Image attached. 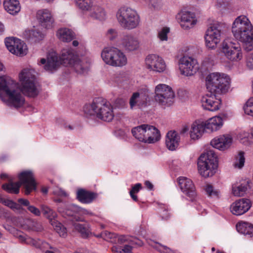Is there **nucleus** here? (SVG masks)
Returning a JSON list of instances; mask_svg holds the SVG:
<instances>
[{"label":"nucleus","instance_id":"69168bd1","mask_svg":"<svg viewBox=\"0 0 253 253\" xmlns=\"http://www.w3.org/2000/svg\"><path fill=\"white\" fill-rule=\"evenodd\" d=\"M0 178L1 179H5L8 178V175L5 173H1L0 174Z\"/></svg>","mask_w":253,"mask_h":253},{"label":"nucleus","instance_id":"6e6552de","mask_svg":"<svg viewBox=\"0 0 253 253\" xmlns=\"http://www.w3.org/2000/svg\"><path fill=\"white\" fill-rule=\"evenodd\" d=\"M117 18L120 26L126 30H132L137 28L140 19L137 12L129 7H122L117 13Z\"/></svg>","mask_w":253,"mask_h":253},{"label":"nucleus","instance_id":"2f4dec72","mask_svg":"<svg viewBox=\"0 0 253 253\" xmlns=\"http://www.w3.org/2000/svg\"><path fill=\"white\" fill-rule=\"evenodd\" d=\"M236 228L237 231L242 234L248 235L251 237L253 236V225L250 223L239 222L236 225Z\"/></svg>","mask_w":253,"mask_h":253},{"label":"nucleus","instance_id":"a18cd8bd","mask_svg":"<svg viewBox=\"0 0 253 253\" xmlns=\"http://www.w3.org/2000/svg\"><path fill=\"white\" fill-rule=\"evenodd\" d=\"M51 224L54 226V229L61 237H64L66 236V229L59 222L53 221Z\"/></svg>","mask_w":253,"mask_h":253},{"label":"nucleus","instance_id":"e2e57ef3","mask_svg":"<svg viewBox=\"0 0 253 253\" xmlns=\"http://www.w3.org/2000/svg\"><path fill=\"white\" fill-rule=\"evenodd\" d=\"M58 194L60 196H62L64 197H66L67 196V193L61 189L59 190Z\"/></svg>","mask_w":253,"mask_h":253},{"label":"nucleus","instance_id":"6e6d98bb","mask_svg":"<svg viewBox=\"0 0 253 253\" xmlns=\"http://www.w3.org/2000/svg\"><path fill=\"white\" fill-rule=\"evenodd\" d=\"M78 213L81 215H89L91 216L94 215V214L89 211L86 209L81 208L80 207Z\"/></svg>","mask_w":253,"mask_h":253},{"label":"nucleus","instance_id":"7ed1b4c3","mask_svg":"<svg viewBox=\"0 0 253 253\" xmlns=\"http://www.w3.org/2000/svg\"><path fill=\"white\" fill-rule=\"evenodd\" d=\"M232 32L234 38L245 44V49H253V26L249 19L244 15L237 17L232 24Z\"/></svg>","mask_w":253,"mask_h":253},{"label":"nucleus","instance_id":"6ab92c4d","mask_svg":"<svg viewBox=\"0 0 253 253\" xmlns=\"http://www.w3.org/2000/svg\"><path fill=\"white\" fill-rule=\"evenodd\" d=\"M251 207L250 200L239 199L234 202L230 206V211L234 215H240L249 211Z\"/></svg>","mask_w":253,"mask_h":253},{"label":"nucleus","instance_id":"412c9836","mask_svg":"<svg viewBox=\"0 0 253 253\" xmlns=\"http://www.w3.org/2000/svg\"><path fill=\"white\" fill-rule=\"evenodd\" d=\"M37 17L42 26L46 28H52L54 20L50 12L47 9H42L37 12Z\"/></svg>","mask_w":253,"mask_h":253},{"label":"nucleus","instance_id":"7c9ffc66","mask_svg":"<svg viewBox=\"0 0 253 253\" xmlns=\"http://www.w3.org/2000/svg\"><path fill=\"white\" fill-rule=\"evenodd\" d=\"M147 125H142L133 127L131 132L133 136L139 141L145 142L146 141L145 134L146 132Z\"/></svg>","mask_w":253,"mask_h":253},{"label":"nucleus","instance_id":"79ce46f5","mask_svg":"<svg viewBox=\"0 0 253 253\" xmlns=\"http://www.w3.org/2000/svg\"><path fill=\"white\" fill-rule=\"evenodd\" d=\"M142 188V185L140 183H137L132 186L129 191V195L134 201H138L137 196L135 194L138 193Z\"/></svg>","mask_w":253,"mask_h":253},{"label":"nucleus","instance_id":"72a5a7b5","mask_svg":"<svg viewBox=\"0 0 253 253\" xmlns=\"http://www.w3.org/2000/svg\"><path fill=\"white\" fill-rule=\"evenodd\" d=\"M89 11H90V16L94 19L102 20L105 18L106 13L104 9L99 6L94 5Z\"/></svg>","mask_w":253,"mask_h":253},{"label":"nucleus","instance_id":"f704fd0d","mask_svg":"<svg viewBox=\"0 0 253 253\" xmlns=\"http://www.w3.org/2000/svg\"><path fill=\"white\" fill-rule=\"evenodd\" d=\"M74 226L83 238H87L91 233L89 227L87 224L75 223Z\"/></svg>","mask_w":253,"mask_h":253},{"label":"nucleus","instance_id":"9b49d317","mask_svg":"<svg viewBox=\"0 0 253 253\" xmlns=\"http://www.w3.org/2000/svg\"><path fill=\"white\" fill-rule=\"evenodd\" d=\"M221 26L218 23H214L207 30L205 36L207 46L213 49L216 47L221 39Z\"/></svg>","mask_w":253,"mask_h":253},{"label":"nucleus","instance_id":"5701e85b","mask_svg":"<svg viewBox=\"0 0 253 253\" xmlns=\"http://www.w3.org/2000/svg\"><path fill=\"white\" fill-rule=\"evenodd\" d=\"M205 129L204 121L201 120L195 121L192 124L190 130L191 138L194 140L198 139L202 136Z\"/></svg>","mask_w":253,"mask_h":253},{"label":"nucleus","instance_id":"e433bc0d","mask_svg":"<svg viewBox=\"0 0 253 253\" xmlns=\"http://www.w3.org/2000/svg\"><path fill=\"white\" fill-rule=\"evenodd\" d=\"M247 190V184H241L240 185L234 184L232 186V193L235 196H243Z\"/></svg>","mask_w":253,"mask_h":253},{"label":"nucleus","instance_id":"c85d7f7f","mask_svg":"<svg viewBox=\"0 0 253 253\" xmlns=\"http://www.w3.org/2000/svg\"><path fill=\"white\" fill-rule=\"evenodd\" d=\"M129 105L131 109L137 106L142 107L146 105V97L144 95H140L138 92L133 93L129 100Z\"/></svg>","mask_w":253,"mask_h":253},{"label":"nucleus","instance_id":"f8f14e48","mask_svg":"<svg viewBox=\"0 0 253 253\" xmlns=\"http://www.w3.org/2000/svg\"><path fill=\"white\" fill-rule=\"evenodd\" d=\"M222 51L231 61L238 62L243 58L242 48L238 43L225 40L222 43Z\"/></svg>","mask_w":253,"mask_h":253},{"label":"nucleus","instance_id":"338daca9","mask_svg":"<svg viewBox=\"0 0 253 253\" xmlns=\"http://www.w3.org/2000/svg\"><path fill=\"white\" fill-rule=\"evenodd\" d=\"M65 128H66V129H68L69 130H72L73 129V126H71V125H68V126H65Z\"/></svg>","mask_w":253,"mask_h":253},{"label":"nucleus","instance_id":"5fc2aeb1","mask_svg":"<svg viewBox=\"0 0 253 253\" xmlns=\"http://www.w3.org/2000/svg\"><path fill=\"white\" fill-rule=\"evenodd\" d=\"M28 209L31 213L36 216H39L41 214L40 211L38 208L33 206H29L28 207Z\"/></svg>","mask_w":253,"mask_h":253},{"label":"nucleus","instance_id":"4d7b16f0","mask_svg":"<svg viewBox=\"0 0 253 253\" xmlns=\"http://www.w3.org/2000/svg\"><path fill=\"white\" fill-rule=\"evenodd\" d=\"M132 249L130 245H126L123 248L122 247V253H131Z\"/></svg>","mask_w":253,"mask_h":253},{"label":"nucleus","instance_id":"3c124183","mask_svg":"<svg viewBox=\"0 0 253 253\" xmlns=\"http://www.w3.org/2000/svg\"><path fill=\"white\" fill-rule=\"evenodd\" d=\"M71 66H73L75 69L76 70L77 72L79 73H81L84 72L85 69L83 67L81 61L78 59L77 58L75 60V63L73 64Z\"/></svg>","mask_w":253,"mask_h":253},{"label":"nucleus","instance_id":"774afa93","mask_svg":"<svg viewBox=\"0 0 253 253\" xmlns=\"http://www.w3.org/2000/svg\"><path fill=\"white\" fill-rule=\"evenodd\" d=\"M72 44L74 46H77L79 45V42L77 41H74L72 42Z\"/></svg>","mask_w":253,"mask_h":253},{"label":"nucleus","instance_id":"4c0bfd02","mask_svg":"<svg viewBox=\"0 0 253 253\" xmlns=\"http://www.w3.org/2000/svg\"><path fill=\"white\" fill-rule=\"evenodd\" d=\"M19 238L26 244L34 246L37 248H40L41 247V244L44 243L42 242L40 240L37 241L30 237L25 238L22 235H19Z\"/></svg>","mask_w":253,"mask_h":253},{"label":"nucleus","instance_id":"c03bdc74","mask_svg":"<svg viewBox=\"0 0 253 253\" xmlns=\"http://www.w3.org/2000/svg\"><path fill=\"white\" fill-rule=\"evenodd\" d=\"M100 236L102 237L104 240L108 241L111 242H116L117 241L116 240L117 234L114 233L105 231L102 232L100 234Z\"/></svg>","mask_w":253,"mask_h":253},{"label":"nucleus","instance_id":"aec40b11","mask_svg":"<svg viewBox=\"0 0 253 253\" xmlns=\"http://www.w3.org/2000/svg\"><path fill=\"white\" fill-rule=\"evenodd\" d=\"M232 141L233 139L230 135L223 134L213 139L211 142V144L214 148L224 151L230 147Z\"/></svg>","mask_w":253,"mask_h":253},{"label":"nucleus","instance_id":"dca6fc26","mask_svg":"<svg viewBox=\"0 0 253 253\" xmlns=\"http://www.w3.org/2000/svg\"><path fill=\"white\" fill-rule=\"evenodd\" d=\"M177 18L180 26L185 30L193 28L197 22L194 13L189 11H181L178 14Z\"/></svg>","mask_w":253,"mask_h":253},{"label":"nucleus","instance_id":"b1692460","mask_svg":"<svg viewBox=\"0 0 253 253\" xmlns=\"http://www.w3.org/2000/svg\"><path fill=\"white\" fill-rule=\"evenodd\" d=\"M145 143H154L159 141L161 137L159 130L155 126L147 125Z\"/></svg>","mask_w":253,"mask_h":253},{"label":"nucleus","instance_id":"bf43d9fd","mask_svg":"<svg viewBox=\"0 0 253 253\" xmlns=\"http://www.w3.org/2000/svg\"><path fill=\"white\" fill-rule=\"evenodd\" d=\"M18 202L21 205H24L25 206H27L28 207L29 206H30L29 201L27 199H19L18 200Z\"/></svg>","mask_w":253,"mask_h":253},{"label":"nucleus","instance_id":"c9c22d12","mask_svg":"<svg viewBox=\"0 0 253 253\" xmlns=\"http://www.w3.org/2000/svg\"><path fill=\"white\" fill-rule=\"evenodd\" d=\"M76 2L78 6L84 11L91 10L94 5L93 0H76Z\"/></svg>","mask_w":253,"mask_h":253},{"label":"nucleus","instance_id":"f3484780","mask_svg":"<svg viewBox=\"0 0 253 253\" xmlns=\"http://www.w3.org/2000/svg\"><path fill=\"white\" fill-rule=\"evenodd\" d=\"M121 44L122 47L126 51L136 50L140 46L138 38L132 34L124 35L121 39Z\"/></svg>","mask_w":253,"mask_h":253},{"label":"nucleus","instance_id":"37998d69","mask_svg":"<svg viewBox=\"0 0 253 253\" xmlns=\"http://www.w3.org/2000/svg\"><path fill=\"white\" fill-rule=\"evenodd\" d=\"M41 208L43 214L46 215L49 219H51L56 216V212L48 207L42 205Z\"/></svg>","mask_w":253,"mask_h":253},{"label":"nucleus","instance_id":"4be33fe9","mask_svg":"<svg viewBox=\"0 0 253 253\" xmlns=\"http://www.w3.org/2000/svg\"><path fill=\"white\" fill-rule=\"evenodd\" d=\"M98 197L97 193L86 190L84 189H79L77 192V198L82 203L89 204L92 203Z\"/></svg>","mask_w":253,"mask_h":253},{"label":"nucleus","instance_id":"ddd939ff","mask_svg":"<svg viewBox=\"0 0 253 253\" xmlns=\"http://www.w3.org/2000/svg\"><path fill=\"white\" fill-rule=\"evenodd\" d=\"M179 68L181 74L186 76L195 74L199 69L197 60L188 56H183L179 60Z\"/></svg>","mask_w":253,"mask_h":253},{"label":"nucleus","instance_id":"0eeeda50","mask_svg":"<svg viewBox=\"0 0 253 253\" xmlns=\"http://www.w3.org/2000/svg\"><path fill=\"white\" fill-rule=\"evenodd\" d=\"M198 170L200 175L205 178L212 176L217 167V156L212 150L202 154L198 160Z\"/></svg>","mask_w":253,"mask_h":253},{"label":"nucleus","instance_id":"0e129e2a","mask_svg":"<svg viewBox=\"0 0 253 253\" xmlns=\"http://www.w3.org/2000/svg\"><path fill=\"white\" fill-rule=\"evenodd\" d=\"M4 31V25L0 22V35L2 34Z\"/></svg>","mask_w":253,"mask_h":253},{"label":"nucleus","instance_id":"58836bf2","mask_svg":"<svg viewBox=\"0 0 253 253\" xmlns=\"http://www.w3.org/2000/svg\"><path fill=\"white\" fill-rule=\"evenodd\" d=\"M245 160L244 152H239L238 155L235 157L233 164L234 167L239 169L242 168L244 165Z\"/></svg>","mask_w":253,"mask_h":253},{"label":"nucleus","instance_id":"a211bd4d","mask_svg":"<svg viewBox=\"0 0 253 253\" xmlns=\"http://www.w3.org/2000/svg\"><path fill=\"white\" fill-rule=\"evenodd\" d=\"M178 182L182 191L193 200L196 196V192L192 181L187 177H180L178 179Z\"/></svg>","mask_w":253,"mask_h":253},{"label":"nucleus","instance_id":"a19ab883","mask_svg":"<svg viewBox=\"0 0 253 253\" xmlns=\"http://www.w3.org/2000/svg\"><path fill=\"white\" fill-rule=\"evenodd\" d=\"M204 189L208 196L211 198L218 197L219 191L215 190L211 184H207L205 186Z\"/></svg>","mask_w":253,"mask_h":253},{"label":"nucleus","instance_id":"bb28decb","mask_svg":"<svg viewBox=\"0 0 253 253\" xmlns=\"http://www.w3.org/2000/svg\"><path fill=\"white\" fill-rule=\"evenodd\" d=\"M3 6L5 10L12 15L16 14L21 9L20 3L17 0H5Z\"/></svg>","mask_w":253,"mask_h":253},{"label":"nucleus","instance_id":"a878e982","mask_svg":"<svg viewBox=\"0 0 253 253\" xmlns=\"http://www.w3.org/2000/svg\"><path fill=\"white\" fill-rule=\"evenodd\" d=\"M206 129L211 131L219 129L223 125V119L219 116H215L210 118L206 122H204Z\"/></svg>","mask_w":253,"mask_h":253},{"label":"nucleus","instance_id":"864d4df0","mask_svg":"<svg viewBox=\"0 0 253 253\" xmlns=\"http://www.w3.org/2000/svg\"><path fill=\"white\" fill-rule=\"evenodd\" d=\"M246 64L250 69H253V53L248 55L247 57Z\"/></svg>","mask_w":253,"mask_h":253},{"label":"nucleus","instance_id":"f257e3e1","mask_svg":"<svg viewBox=\"0 0 253 253\" xmlns=\"http://www.w3.org/2000/svg\"><path fill=\"white\" fill-rule=\"evenodd\" d=\"M35 72L30 69H24L19 74L21 88L18 84L10 77H0V98L4 100L7 98L8 103L11 106L18 108L23 106L25 98L21 92L31 97H35L40 90L35 84Z\"/></svg>","mask_w":253,"mask_h":253},{"label":"nucleus","instance_id":"052dcab7","mask_svg":"<svg viewBox=\"0 0 253 253\" xmlns=\"http://www.w3.org/2000/svg\"><path fill=\"white\" fill-rule=\"evenodd\" d=\"M112 251L114 253H122V247L120 246H114L112 248Z\"/></svg>","mask_w":253,"mask_h":253},{"label":"nucleus","instance_id":"39448f33","mask_svg":"<svg viewBox=\"0 0 253 253\" xmlns=\"http://www.w3.org/2000/svg\"><path fill=\"white\" fill-rule=\"evenodd\" d=\"M74 50L70 48H64L58 58L55 52H51L47 56V61L44 58L41 59L40 64L44 65L45 70L52 72L56 70L57 67L63 64L65 66H71L77 58Z\"/></svg>","mask_w":253,"mask_h":253},{"label":"nucleus","instance_id":"603ef678","mask_svg":"<svg viewBox=\"0 0 253 253\" xmlns=\"http://www.w3.org/2000/svg\"><path fill=\"white\" fill-rule=\"evenodd\" d=\"M3 203L13 209L20 210L21 208L20 205L10 200H4Z\"/></svg>","mask_w":253,"mask_h":253},{"label":"nucleus","instance_id":"2eb2a0df","mask_svg":"<svg viewBox=\"0 0 253 253\" xmlns=\"http://www.w3.org/2000/svg\"><path fill=\"white\" fill-rule=\"evenodd\" d=\"M145 62L147 69L157 72H163L166 68L163 59L156 54L148 55L145 59Z\"/></svg>","mask_w":253,"mask_h":253},{"label":"nucleus","instance_id":"cd10ccee","mask_svg":"<svg viewBox=\"0 0 253 253\" xmlns=\"http://www.w3.org/2000/svg\"><path fill=\"white\" fill-rule=\"evenodd\" d=\"M58 38L63 42H70L75 37V34L71 30L64 28L59 29L56 34Z\"/></svg>","mask_w":253,"mask_h":253},{"label":"nucleus","instance_id":"09e8293b","mask_svg":"<svg viewBox=\"0 0 253 253\" xmlns=\"http://www.w3.org/2000/svg\"><path fill=\"white\" fill-rule=\"evenodd\" d=\"M116 243L118 244H123L126 242H132V240H131V238L127 236H125V235H118L117 234V237L116 238Z\"/></svg>","mask_w":253,"mask_h":253},{"label":"nucleus","instance_id":"1a4fd4ad","mask_svg":"<svg viewBox=\"0 0 253 253\" xmlns=\"http://www.w3.org/2000/svg\"><path fill=\"white\" fill-rule=\"evenodd\" d=\"M101 57L107 64L114 67H122L127 63V58L124 53L114 47L104 48L101 53Z\"/></svg>","mask_w":253,"mask_h":253},{"label":"nucleus","instance_id":"f03ea898","mask_svg":"<svg viewBox=\"0 0 253 253\" xmlns=\"http://www.w3.org/2000/svg\"><path fill=\"white\" fill-rule=\"evenodd\" d=\"M206 86L209 92L201 99L204 109L215 111L219 109L221 100L217 95L226 92L230 87V79L225 74L213 73L206 79Z\"/></svg>","mask_w":253,"mask_h":253},{"label":"nucleus","instance_id":"de8ad7c7","mask_svg":"<svg viewBox=\"0 0 253 253\" xmlns=\"http://www.w3.org/2000/svg\"><path fill=\"white\" fill-rule=\"evenodd\" d=\"M169 32V29L168 27H163L158 34V38L162 41L168 40V34Z\"/></svg>","mask_w":253,"mask_h":253},{"label":"nucleus","instance_id":"49530a36","mask_svg":"<svg viewBox=\"0 0 253 253\" xmlns=\"http://www.w3.org/2000/svg\"><path fill=\"white\" fill-rule=\"evenodd\" d=\"M154 248L160 253H173L174 252V251L167 246L162 245L159 243L156 244V245L154 246Z\"/></svg>","mask_w":253,"mask_h":253},{"label":"nucleus","instance_id":"13d9d810","mask_svg":"<svg viewBox=\"0 0 253 253\" xmlns=\"http://www.w3.org/2000/svg\"><path fill=\"white\" fill-rule=\"evenodd\" d=\"M32 230L36 231H40L42 230V227L39 223L33 222Z\"/></svg>","mask_w":253,"mask_h":253},{"label":"nucleus","instance_id":"9d476101","mask_svg":"<svg viewBox=\"0 0 253 253\" xmlns=\"http://www.w3.org/2000/svg\"><path fill=\"white\" fill-rule=\"evenodd\" d=\"M155 93V99L160 105L169 106L173 103L174 93L169 85L165 84L157 85Z\"/></svg>","mask_w":253,"mask_h":253},{"label":"nucleus","instance_id":"c756f323","mask_svg":"<svg viewBox=\"0 0 253 253\" xmlns=\"http://www.w3.org/2000/svg\"><path fill=\"white\" fill-rule=\"evenodd\" d=\"M79 210V207L74 205H68L65 211H63V213L67 216L72 217V220L84 221V220L82 217L76 215V214L78 213Z\"/></svg>","mask_w":253,"mask_h":253},{"label":"nucleus","instance_id":"4468645a","mask_svg":"<svg viewBox=\"0 0 253 253\" xmlns=\"http://www.w3.org/2000/svg\"><path fill=\"white\" fill-rule=\"evenodd\" d=\"M5 44L8 50L17 55L26 54L27 48L23 41L14 38H7L5 40Z\"/></svg>","mask_w":253,"mask_h":253},{"label":"nucleus","instance_id":"423d86ee","mask_svg":"<svg viewBox=\"0 0 253 253\" xmlns=\"http://www.w3.org/2000/svg\"><path fill=\"white\" fill-rule=\"evenodd\" d=\"M19 181L11 182L2 185V188L9 193L18 194L22 185L25 189L24 193L28 195L36 188V183L33 173L30 171H23L19 175Z\"/></svg>","mask_w":253,"mask_h":253},{"label":"nucleus","instance_id":"8fccbe9b","mask_svg":"<svg viewBox=\"0 0 253 253\" xmlns=\"http://www.w3.org/2000/svg\"><path fill=\"white\" fill-rule=\"evenodd\" d=\"M106 38L110 41H113L118 37V32L114 29H109L106 34Z\"/></svg>","mask_w":253,"mask_h":253},{"label":"nucleus","instance_id":"393cba45","mask_svg":"<svg viewBox=\"0 0 253 253\" xmlns=\"http://www.w3.org/2000/svg\"><path fill=\"white\" fill-rule=\"evenodd\" d=\"M180 137L176 131H169L166 138V144L170 150H174L179 145Z\"/></svg>","mask_w":253,"mask_h":253},{"label":"nucleus","instance_id":"20e7f679","mask_svg":"<svg viewBox=\"0 0 253 253\" xmlns=\"http://www.w3.org/2000/svg\"><path fill=\"white\" fill-rule=\"evenodd\" d=\"M84 111L86 116H96L108 122H111L114 117L112 106L102 97L95 98L91 103L85 104Z\"/></svg>","mask_w":253,"mask_h":253},{"label":"nucleus","instance_id":"ea45409f","mask_svg":"<svg viewBox=\"0 0 253 253\" xmlns=\"http://www.w3.org/2000/svg\"><path fill=\"white\" fill-rule=\"evenodd\" d=\"M246 114L253 117V97L250 98L243 106Z\"/></svg>","mask_w":253,"mask_h":253},{"label":"nucleus","instance_id":"680f3d73","mask_svg":"<svg viewBox=\"0 0 253 253\" xmlns=\"http://www.w3.org/2000/svg\"><path fill=\"white\" fill-rule=\"evenodd\" d=\"M145 184L147 188L149 190H152L153 187V184L149 181H146L145 183Z\"/></svg>","mask_w":253,"mask_h":253},{"label":"nucleus","instance_id":"473e14b6","mask_svg":"<svg viewBox=\"0 0 253 253\" xmlns=\"http://www.w3.org/2000/svg\"><path fill=\"white\" fill-rule=\"evenodd\" d=\"M24 35L25 38L35 42L39 41L43 38L42 34L35 29L25 30Z\"/></svg>","mask_w":253,"mask_h":253}]
</instances>
